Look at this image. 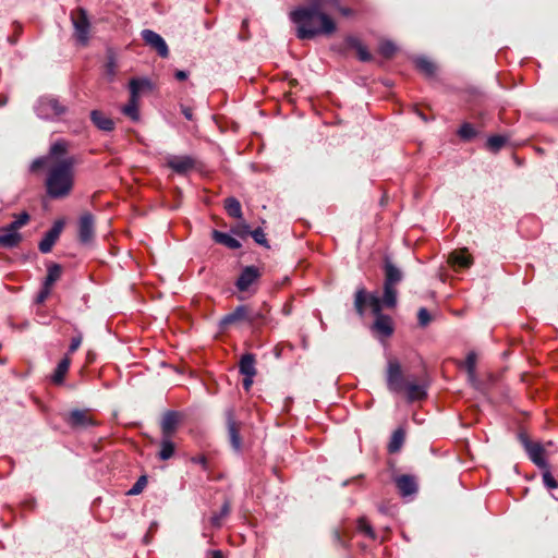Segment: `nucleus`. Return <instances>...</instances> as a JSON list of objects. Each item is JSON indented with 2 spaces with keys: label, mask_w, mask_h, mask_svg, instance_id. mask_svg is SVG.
<instances>
[{
  "label": "nucleus",
  "mask_w": 558,
  "mask_h": 558,
  "mask_svg": "<svg viewBox=\"0 0 558 558\" xmlns=\"http://www.w3.org/2000/svg\"><path fill=\"white\" fill-rule=\"evenodd\" d=\"M291 21L296 25V37L311 40L317 36H331L337 31V24L318 2L299 7L290 13Z\"/></svg>",
  "instance_id": "nucleus-1"
},
{
  "label": "nucleus",
  "mask_w": 558,
  "mask_h": 558,
  "mask_svg": "<svg viewBox=\"0 0 558 558\" xmlns=\"http://www.w3.org/2000/svg\"><path fill=\"white\" fill-rule=\"evenodd\" d=\"M74 157H66L56 161L48 171L46 179V192L51 198L66 197L74 185Z\"/></svg>",
  "instance_id": "nucleus-2"
},
{
  "label": "nucleus",
  "mask_w": 558,
  "mask_h": 558,
  "mask_svg": "<svg viewBox=\"0 0 558 558\" xmlns=\"http://www.w3.org/2000/svg\"><path fill=\"white\" fill-rule=\"evenodd\" d=\"M223 417L228 441L234 452H240L243 448V438L240 434L243 423L236 418L234 407L225 409Z\"/></svg>",
  "instance_id": "nucleus-3"
},
{
  "label": "nucleus",
  "mask_w": 558,
  "mask_h": 558,
  "mask_svg": "<svg viewBox=\"0 0 558 558\" xmlns=\"http://www.w3.org/2000/svg\"><path fill=\"white\" fill-rule=\"evenodd\" d=\"M70 20L74 28V38L80 45L84 47L87 46L92 29L87 11L82 7H78L71 11Z\"/></svg>",
  "instance_id": "nucleus-4"
},
{
  "label": "nucleus",
  "mask_w": 558,
  "mask_h": 558,
  "mask_svg": "<svg viewBox=\"0 0 558 558\" xmlns=\"http://www.w3.org/2000/svg\"><path fill=\"white\" fill-rule=\"evenodd\" d=\"M271 306L267 302H263L258 308H253L248 304L247 326L252 335L260 336L263 328L271 322Z\"/></svg>",
  "instance_id": "nucleus-5"
},
{
  "label": "nucleus",
  "mask_w": 558,
  "mask_h": 558,
  "mask_svg": "<svg viewBox=\"0 0 558 558\" xmlns=\"http://www.w3.org/2000/svg\"><path fill=\"white\" fill-rule=\"evenodd\" d=\"M262 278V271L256 266H245L242 268L238 279L234 282L236 290L241 293L250 292L254 294L256 292V286Z\"/></svg>",
  "instance_id": "nucleus-6"
},
{
  "label": "nucleus",
  "mask_w": 558,
  "mask_h": 558,
  "mask_svg": "<svg viewBox=\"0 0 558 558\" xmlns=\"http://www.w3.org/2000/svg\"><path fill=\"white\" fill-rule=\"evenodd\" d=\"M518 439L523 446L531 461L541 469L547 468V462L544 459L545 449L539 442H533L529 435L524 432L518 434Z\"/></svg>",
  "instance_id": "nucleus-7"
},
{
  "label": "nucleus",
  "mask_w": 558,
  "mask_h": 558,
  "mask_svg": "<svg viewBox=\"0 0 558 558\" xmlns=\"http://www.w3.org/2000/svg\"><path fill=\"white\" fill-rule=\"evenodd\" d=\"M387 387L391 392H402L405 389L407 381L398 360L391 359L387 365Z\"/></svg>",
  "instance_id": "nucleus-8"
},
{
  "label": "nucleus",
  "mask_w": 558,
  "mask_h": 558,
  "mask_svg": "<svg viewBox=\"0 0 558 558\" xmlns=\"http://www.w3.org/2000/svg\"><path fill=\"white\" fill-rule=\"evenodd\" d=\"M95 239V216L85 211L78 220V241L88 244Z\"/></svg>",
  "instance_id": "nucleus-9"
},
{
  "label": "nucleus",
  "mask_w": 558,
  "mask_h": 558,
  "mask_svg": "<svg viewBox=\"0 0 558 558\" xmlns=\"http://www.w3.org/2000/svg\"><path fill=\"white\" fill-rule=\"evenodd\" d=\"M144 43L154 49L160 58L169 57V48L165 39L151 29H143L141 33Z\"/></svg>",
  "instance_id": "nucleus-10"
},
{
  "label": "nucleus",
  "mask_w": 558,
  "mask_h": 558,
  "mask_svg": "<svg viewBox=\"0 0 558 558\" xmlns=\"http://www.w3.org/2000/svg\"><path fill=\"white\" fill-rule=\"evenodd\" d=\"M248 304L238 305L232 312L222 316L219 322V328L226 331L233 325L245 323L247 325Z\"/></svg>",
  "instance_id": "nucleus-11"
},
{
  "label": "nucleus",
  "mask_w": 558,
  "mask_h": 558,
  "mask_svg": "<svg viewBox=\"0 0 558 558\" xmlns=\"http://www.w3.org/2000/svg\"><path fill=\"white\" fill-rule=\"evenodd\" d=\"M66 112V107L61 105L58 99L53 97H44L39 101L38 113L41 117H59Z\"/></svg>",
  "instance_id": "nucleus-12"
},
{
  "label": "nucleus",
  "mask_w": 558,
  "mask_h": 558,
  "mask_svg": "<svg viewBox=\"0 0 558 558\" xmlns=\"http://www.w3.org/2000/svg\"><path fill=\"white\" fill-rule=\"evenodd\" d=\"M64 227V222L62 220L54 221L53 226L49 231L46 232L45 236L38 244V248L41 253L47 254L51 252L53 245L59 239Z\"/></svg>",
  "instance_id": "nucleus-13"
},
{
  "label": "nucleus",
  "mask_w": 558,
  "mask_h": 558,
  "mask_svg": "<svg viewBox=\"0 0 558 558\" xmlns=\"http://www.w3.org/2000/svg\"><path fill=\"white\" fill-rule=\"evenodd\" d=\"M182 420L181 413L177 411H167L163 413L160 428L162 437H172Z\"/></svg>",
  "instance_id": "nucleus-14"
},
{
  "label": "nucleus",
  "mask_w": 558,
  "mask_h": 558,
  "mask_svg": "<svg viewBox=\"0 0 558 558\" xmlns=\"http://www.w3.org/2000/svg\"><path fill=\"white\" fill-rule=\"evenodd\" d=\"M195 159L190 156H172L167 160V167L178 174H185L195 168Z\"/></svg>",
  "instance_id": "nucleus-15"
},
{
  "label": "nucleus",
  "mask_w": 558,
  "mask_h": 558,
  "mask_svg": "<svg viewBox=\"0 0 558 558\" xmlns=\"http://www.w3.org/2000/svg\"><path fill=\"white\" fill-rule=\"evenodd\" d=\"M383 270L385 275L384 284L396 287L403 278L402 271L390 260L388 256L384 258Z\"/></svg>",
  "instance_id": "nucleus-16"
},
{
  "label": "nucleus",
  "mask_w": 558,
  "mask_h": 558,
  "mask_svg": "<svg viewBox=\"0 0 558 558\" xmlns=\"http://www.w3.org/2000/svg\"><path fill=\"white\" fill-rule=\"evenodd\" d=\"M344 46L347 49H354L360 61L371 62L373 60V54L367 50V48L357 37L352 35L347 36L344 38Z\"/></svg>",
  "instance_id": "nucleus-17"
},
{
  "label": "nucleus",
  "mask_w": 558,
  "mask_h": 558,
  "mask_svg": "<svg viewBox=\"0 0 558 558\" xmlns=\"http://www.w3.org/2000/svg\"><path fill=\"white\" fill-rule=\"evenodd\" d=\"M448 262L456 269H465L471 267V265L473 264V258L469 254L468 248L464 247L451 252L449 254Z\"/></svg>",
  "instance_id": "nucleus-18"
},
{
  "label": "nucleus",
  "mask_w": 558,
  "mask_h": 558,
  "mask_svg": "<svg viewBox=\"0 0 558 558\" xmlns=\"http://www.w3.org/2000/svg\"><path fill=\"white\" fill-rule=\"evenodd\" d=\"M396 486L402 496H411L417 492V483L414 476L403 474L396 478Z\"/></svg>",
  "instance_id": "nucleus-19"
},
{
  "label": "nucleus",
  "mask_w": 558,
  "mask_h": 558,
  "mask_svg": "<svg viewBox=\"0 0 558 558\" xmlns=\"http://www.w3.org/2000/svg\"><path fill=\"white\" fill-rule=\"evenodd\" d=\"M22 241V235L11 229L9 226L0 228V246L12 248L16 247Z\"/></svg>",
  "instance_id": "nucleus-20"
},
{
  "label": "nucleus",
  "mask_w": 558,
  "mask_h": 558,
  "mask_svg": "<svg viewBox=\"0 0 558 558\" xmlns=\"http://www.w3.org/2000/svg\"><path fill=\"white\" fill-rule=\"evenodd\" d=\"M372 330L379 336L390 337L393 333L392 319L388 315H380L375 318Z\"/></svg>",
  "instance_id": "nucleus-21"
},
{
  "label": "nucleus",
  "mask_w": 558,
  "mask_h": 558,
  "mask_svg": "<svg viewBox=\"0 0 558 558\" xmlns=\"http://www.w3.org/2000/svg\"><path fill=\"white\" fill-rule=\"evenodd\" d=\"M130 94L134 97H138L154 89L153 82L147 77H134L129 82Z\"/></svg>",
  "instance_id": "nucleus-22"
},
{
  "label": "nucleus",
  "mask_w": 558,
  "mask_h": 558,
  "mask_svg": "<svg viewBox=\"0 0 558 558\" xmlns=\"http://www.w3.org/2000/svg\"><path fill=\"white\" fill-rule=\"evenodd\" d=\"M371 294L364 287L359 288L354 293V310L360 317H363L369 305Z\"/></svg>",
  "instance_id": "nucleus-23"
},
{
  "label": "nucleus",
  "mask_w": 558,
  "mask_h": 558,
  "mask_svg": "<svg viewBox=\"0 0 558 558\" xmlns=\"http://www.w3.org/2000/svg\"><path fill=\"white\" fill-rule=\"evenodd\" d=\"M68 423L72 427H85L94 425L93 418L88 415L85 410H74L69 414Z\"/></svg>",
  "instance_id": "nucleus-24"
},
{
  "label": "nucleus",
  "mask_w": 558,
  "mask_h": 558,
  "mask_svg": "<svg viewBox=\"0 0 558 558\" xmlns=\"http://www.w3.org/2000/svg\"><path fill=\"white\" fill-rule=\"evenodd\" d=\"M211 239L216 243L223 245L230 250H238L241 247V243L239 240H236L235 238L231 236L228 233L218 231L216 229L211 231Z\"/></svg>",
  "instance_id": "nucleus-25"
},
{
  "label": "nucleus",
  "mask_w": 558,
  "mask_h": 558,
  "mask_svg": "<svg viewBox=\"0 0 558 558\" xmlns=\"http://www.w3.org/2000/svg\"><path fill=\"white\" fill-rule=\"evenodd\" d=\"M90 120L101 131L110 132L114 129L113 120L105 116L100 110H93L90 112Z\"/></svg>",
  "instance_id": "nucleus-26"
},
{
  "label": "nucleus",
  "mask_w": 558,
  "mask_h": 558,
  "mask_svg": "<svg viewBox=\"0 0 558 558\" xmlns=\"http://www.w3.org/2000/svg\"><path fill=\"white\" fill-rule=\"evenodd\" d=\"M403 391L409 402L421 401L427 397L425 386L415 383H408Z\"/></svg>",
  "instance_id": "nucleus-27"
},
{
  "label": "nucleus",
  "mask_w": 558,
  "mask_h": 558,
  "mask_svg": "<svg viewBox=\"0 0 558 558\" xmlns=\"http://www.w3.org/2000/svg\"><path fill=\"white\" fill-rule=\"evenodd\" d=\"M255 355L252 353H245L242 355L239 363V371L244 376H255L257 371L255 367Z\"/></svg>",
  "instance_id": "nucleus-28"
},
{
  "label": "nucleus",
  "mask_w": 558,
  "mask_h": 558,
  "mask_svg": "<svg viewBox=\"0 0 558 558\" xmlns=\"http://www.w3.org/2000/svg\"><path fill=\"white\" fill-rule=\"evenodd\" d=\"M70 365H71V359L65 355L60 362L59 364L57 365L52 376H51V381L54 384V385H61L63 384L64 381V378L69 372V368H70Z\"/></svg>",
  "instance_id": "nucleus-29"
},
{
  "label": "nucleus",
  "mask_w": 558,
  "mask_h": 558,
  "mask_svg": "<svg viewBox=\"0 0 558 558\" xmlns=\"http://www.w3.org/2000/svg\"><path fill=\"white\" fill-rule=\"evenodd\" d=\"M223 208L230 217L242 219V206L241 203L235 197H227L223 202Z\"/></svg>",
  "instance_id": "nucleus-30"
},
{
  "label": "nucleus",
  "mask_w": 558,
  "mask_h": 558,
  "mask_svg": "<svg viewBox=\"0 0 558 558\" xmlns=\"http://www.w3.org/2000/svg\"><path fill=\"white\" fill-rule=\"evenodd\" d=\"M405 439V433L402 428L396 429L390 438V441L388 444V452L389 453H397L401 450Z\"/></svg>",
  "instance_id": "nucleus-31"
},
{
  "label": "nucleus",
  "mask_w": 558,
  "mask_h": 558,
  "mask_svg": "<svg viewBox=\"0 0 558 558\" xmlns=\"http://www.w3.org/2000/svg\"><path fill=\"white\" fill-rule=\"evenodd\" d=\"M172 437H162L160 442V450L158 452V458L161 461H167L171 459L175 451V445L171 440Z\"/></svg>",
  "instance_id": "nucleus-32"
},
{
  "label": "nucleus",
  "mask_w": 558,
  "mask_h": 558,
  "mask_svg": "<svg viewBox=\"0 0 558 558\" xmlns=\"http://www.w3.org/2000/svg\"><path fill=\"white\" fill-rule=\"evenodd\" d=\"M508 141L509 137L506 135H492L487 138L485 148L493 154H497Z\"/></svg>",
  "instance_id": "nucleus-33"
},
{
  "label": "nucleus",
  "mask_w": 558,
  "mask_h": 558,
  "mask_svg": "<svg viewBox=\"0 0 558 558\" xmlns=\"http://www.w3.org/2000/svg\"><path fill=\"white\" fill-rule=\"evenodd\" d=\"M122 113L134 122L138 121V97H134L132 94H130L129 102L122 108Z\"/></svg>",
  "instance_id": "nucleus-34"
},
{
  "label": "nucleus",
  "mask_w": 558,
  "mask_h": 558,
  "mask_svg": "<svg viewBox=\"0 0 558 558\" xmlns=\"http://www.w3.org/2000/svg\"><path fill=\"white\" fill-rule=\"evenodd\" d=\"M416 69L427 77H433L436 73V65L426 58H417L415 60Z\"/></svg>",
  "instance_id": "nucleus-35"
},
{
  "label": "nucleus",
  "mask_w": 558,
  "mask_h": 558,
  "mask_svg": "<svg viewBox=\"0 0 558 558\" xmlns=\"http://www.w3.org/2000/svg\"><path fill=\"white\" fill-rule=\"evenodd\" d=\"M69 143L64 140L54 142L49 149V157L59 161V158L68 153Z\"/></svg>",
  "instance_id": "nucleus-36"
},
{
  "label": "nucleus",
  "mask_w": 558,
  "mask_h": 558,
  "mask_svg": "<svg viewBox=\"0 0 558 558\" xmlns=\"http://www.w3.org/2000/svg\"><path fill=\"white\" fill-rule=\"evenodd\" d=\"M62 267L59 264H51L48 266L47 276L45 278L44 284L46 287H52L61 277Z\"/></svg>",
  "instance_id": "nucleus-37"
},
{
  "label": "nucleus",
  "mask_w": 558,
  "mask_h": 558,
  "mask_svg": "<svg viewBox=\"0 0 558 558\" xmlns=\"http://www.w3.org/2000/svg\"><path fill=\"white\" fill-rule=\"evenodd\" d=\"M384 305L388 308H393L397 305V290L392 286L384 284V294L380 299Z\"/></svg>",
  "instance_id": "nucleus-38"
},
{
  "label": "nucleus",
  "mask_w": 558,
  "mask_h": 558,
  "mask_svg": "<svg viewBox=\"0 0 558 558\" xmlns=\"http://www.w3.org/2000/svg\"><path fill=\"white\" fill-rule=\"evenodd\" d=\"M457 134L462 141L470 142L477 136L478 131L473 126V124L464 122L461 124Z\"/></svg>",
  "instance_id": "nucleus-39"
},
{
  "label": "nucleus",
  "mask_w": 558,
  "mask_h": 558,
  "mask_svg": "<svg viewBox=\"0 0 558 558\" xmlns=\"http://www.w3.org/2000/svg\"><path fill=\"white\" fill-rule=\"evenodd\" d=\"M378 52L385 58V59H391L395 53L397 52V46L390 41V40H384L379 44Z\"/></svg>",
  "instance_id": "nucleus-40"
},
{
  "label": "nucleus",
  "mask_w": 558,
  "mask_h": 558,
  "mask_svg": "<svg viewBox=\"0 0 558 558\" xmlns=\"http://www.w3.org/2000/svg\"><path fill=\"white\" fill-rule=\"evenodd\" d=\"M230 232L235 236L246 239L248 235H251L252 230L250 226L244 220H242L238 222L235 226H232Z\"/></svg>",
  "instance_id": "nucleus-41"
},
{
  "label": "nucleus",
  "mask_w": 558,
  "mask_h": 558,
  "mask_svg": "<svg viewBox=\"0 0 558 558\" xmlns=\"http://www.w3.org/2000/svg\"><path fill=\"white\" fill-rule=\"evenodd\" d=\"M231 511V504L229 500H226L223 505L221 506L220 512L217 514H214L211 518V524L214 526H220L221 521L223 518H226Z\"/></svg>",
  "instance_id": "nucleus-42"
},
{
  "label": "nucleus",
  "mask_w": 558,
  "mask_h": 558,
  "mask_svg": "<svg viewBox=\"0 0 558 558\" xmlns=\"http://www.w3.org/2000/svg\"><path fill=\"white\" fill-rule=\"evenodd\" d=\"M383 306H385L383 301L376 294H371L368 307L372 310V313L375 315V318L380 315H384L381 313Z\"/></svg>",
  "instance_id": "nucleus-43"
},
{
  "label": "nucleus",
  "mask_w": 558,
  "mask_h": 558,
  "mask_svg": "<svg viewBox=\"0 0 558 558\" xmlns=\"http://www.w3.org/2000/svg\"><path fill=\"white\" fill-rule=\"evenodd\" d=\"M476 353L471 351L468 353L464 365L465 369L471 378L475 376V368H476Z\"/></svg>",
  "instance_id": "nucleus-44"
},
{
  "label": "nucleus",
  "mask_w": 558,
  "mask_h": 558,
  "mask_svg": "<svg viewBox=\"0 0 558 558\" xmlns=\"http://www.w3.org/2000/svg\"><path fill=\"white\" fill-rule=\"evenodd\" d=\"M357 529L360 532L364 533L367 537L371 539L376 538V533L371 526V524L367 522L365 518H360L357 521Z\"/></svg>",
  "instance_id": "nucleus-45"
},
{
  "label": "nucleus",
  "mask_w": 558,
  "mask_h": 558,
  "mask_svg": "<svg viewBox=\"0 0 558 558\" xmlns=\"http://www.w3.org/2000/svg\"><path fill=\"white\" fill-rule=\"evenodd\" d=\"M31 219V216L28 215V213L26 211H23L21 213L16 219L14 221H12L10 225H8L11 229H13L14 231L17 232L19 229H21L22 227H24L25 225L28 223Z\"/></svg>",
  "instance_id": "nucleus-46"
},
{
  "label": "nucleus",
  "mask_w": 558,
  "mask_h": 558,
  "mask_svg": "<svg viewBox=\"0 0 558 558\" xmlns=\"http://www.w3.org/2000/svg\"><path fill=\"white\" fill-rule=\"evenodd\" d=\"M147 483L148 478L146 475L140 476L135 484L132 486V488L128 492V495L135 496L141 494L143 489L146 487Z\"/></svg>",
  "instance_id": "nucleus-47"
},
{
  "label": "nucleus",
  "mask_w": 558,
  "mask_h": 558,
  "mask_svg": "<svg viewBox=\"0 0 558 558\" xmlns=\"http://www.w3.org/2000/svg\"><path fill=\"white\" fill-rule=\"evenodd\" d=\"M251 236L257 244L269 248L268 240L262 228H256L255 230H252Z\"/></svg>",
  "instance_id": "nucleus-48"
},
{
  "label": "nucleus",
  "mask_w": 558,
  "mask_h": 558,
  "mask_svg": "<svg viewBox=\"0 0 558 558\" xmlns=\"http://www.w3.org/2000/svg\"><path fill=\"white\" fill-rule=\"evenodd\" d=\"M417 322L420 327H426L432 322V316L427 308L421 307L417 312Z\"/></svg>",
  "instance_id": "nucleus-49"
},
{
  "label": "nucleus",
  "mask_w": 558,
  "mask_h": 558,
  "mask_svg": "<svg viewBox=\"0 0 558 558\" xmlns=\"http://www.w3.org/2000/svg\"><path fill=\"white\" fill-rule=\"evenodd\" d=\"M331 539L335 546L338 547H348V542L343 538L341 532L338 529H333L331 531Z\"/></svg>",
  "instance_id": "nucleus-50"
},
{
  "label": "nucleus",
  "mask_w": 558,
  "mask_h": 558,
  "mask_svg": "<svg viewBox=\"0 0 558 558\" xmlns=\"http://www.w3.org/2000/svg\"><path fill=\"white\" fill-rule=\"evenodd\" d=\"M543 483L547 488H558V482L555 480V477L551 475L549 471H545L543 473Z\"/></svg>",
  "instance_id": "nucleus-51"
},
{
  "label": "nucleus",
  "mask_w": 558,
  "mask_h": 558,
  "mask_svg": "<svg viewBox=\"0 0 558 558\" xmlns=\"http://www.w3.org/2000/svg\"><path fill=\"white\" fill-rule=\"evenodd\" d=\"M116 70H117L116 60L112 56H110V57H108V60L106 62V74L110 77L111 81L116 76Z\"/></svg>",
  "instance_id": "nucleus-52"
},
{
  "label": "nucleus",
  "mask_w": 558,
  "mask_h": 558,
  "mask_svg": "<svg viewBox=\"0 0 558 558\" xmlns=\"http://www.w3.org/2000/svg\"><path fill=\"white\" fill-rule=\"evenodd\" d=\"M50 287H46L44 284L39 293L36 295L35 303L43 304L50 295Z\"/></svg>",
  "instance_id": "nucleus-53"
},
{
  "label": "nucleus",
  "mask_w": 558,
  "mask_h": 558,
  "mask_svg": "<svg viewBox=\"0 0 558 558\" xmlns=\"http://www.w3.org/2000/svg\"><path fill=\"white\" fill-rule=\"evenodd\" d=\"M318 2L319 9L325 10L328 5L330 8L338 7L339 0H311L310 3Z\"/></svg>",
  "instance_id": "nucleus-54"
},
{
  "label": "nucleus",
  "mask_w": 558,
  "mask_h": 558,
  "mask_svg": "<svg viewBox=\"0 0 558 558\" xmlns=\"http://www.w3.org/2000/svg\"><path fill=\"white\" fill-rule=\"evenodd\" d=\"M81 343H82L81 335L72 338L70 347H69V353H74L80 348Z\"/></svg>",
  "instance_id": "nucleus-55"
},
{
  "label": "nucleus",
  "mask_w": 558,
  "mask_h": 558,
  "mask_svg": "<svg viewBox=\"0 0 558 558\" xmlns=\"http://www.w3.org/2000/svg\"><path fill=\"white\" fill-rule=\"evenodd\" d=\"M333 9L338 10V12L343 16H351L353 14L352 9L340 5V2H338V7H333Z\"/></svg>",
  "instance_id": "nucleus-56"
},
{
  "label": "nucleus",
  "mask_w": 558,
  "mask_h": 558,
  "mask_svg": "<svg viewBox=\"0 0 558 558\" xmlns=\"http://www.w3.org/2000/svg\"><path fill=\"white\" fill-rule=\"evenodd\" d=\"M192 461L194 463H198L203 466L204 470H207L208 469V460L205 456H198V457H194L192 459Z\"/></svg>",
  "instance_id": "nucleus-57"
},
{
  "label": "nucleus",
  "mask_w": 558,
  "mask_h": 558,
  "mask_svg": "<svg viewBox=\"0 0 558 558\" xmlns=\"http://www.w3.org/2000/svg\"><path fill=\"white\" fill-rule=\"evenodd\" d=\"M181 112L185 117V119L190 121L193 120L194 116L192 108L181 105Z\"/></svg>",
  "instance_id": "nucleus-58"
},
{
  "label": "nucleus",
  "mask_w": 558,
  "mask_h": 558,
  "mask_svg": "<svg viewBox=\"0 0 558 558\" xmlns=\"http://www.w3.org/2000/svg\"><path fill=\"white\" fill-rule=\"evenodd\" d=\"M45 163H46V160L44 158H37L32 162L31 168L33 171H36V170L43 168L45 166Z\"/></svg>",
  "instance_id": "nucleus-59"
},
{
  "label": "nucleus",
  "mask_w": 558,
  "mask_h": 558,
  "mask_svg": "<svg viewBox=\"0 0 558 558\" xmlns=\"http://www.w3.org/2000/svg\"><path fill=\"white\" fill-rule=\"evenodd\" d=\"M253 378L254 376H244L243 378V388L248 391L250 388L252 387L253 385Z\"/></svg>",
  "instance_id": "nucleus-60"
},
{
  "label": "nucleus",
  "mask_w": 558,
  "mask_h": 558,
  "mask_svg": "<svg viewBox=\"0 0 558 558\" xmlns=\"http://www.w3.org/2000/svg\"><path fill=\"white\" fill-rule=\"evenodd\" d=\"M174 77L178 80V81H185L187 77H189V74L187 72L183 71V70H178L175 71L174 73Z\"/></svg>",
  "instance_id": "nucleus-61"
},
{
  "label": "nucleus",
  "mask_w": 558,
  "mask_h": 558,
  "mask_svg": "<svg viewBox=\"0 0 558 558\" xmlns=\"http://www.w3.org/2000/svg\"><path fill=\"white\" fill-rule=\"evenodd\" d=\"M209 555H210V558H225L223 553L219 549L210 550Z\"/></svg>",
  "instance_id": "nucleus-62"
},
{
  "label": "nucleus",
  "mask_w": 558,
  "mask_h": 558,
  "mask_svg": "<svg viewBox=\"0 0 558 558\" xmlns=\"http://www.w3.org/2000/svg\"><path fill=\"white\" fill-rule=\"evenodd\" d=\"M282 313L284 315H290V313H291V305L290 304H284V306L282 308Z\"/></svg>",
  "instance_id": "nucleus-63"
},
{
  "label": "nucleus",
  "mask_w": 558,
  "mask_h": 558,
  "mask_svg": "<svg viewBox=\"0 0 558 558\" xmlns=\"http://www.w3.org/2000/svg\"><path fill=\"white\" fill-rule=\"evenodd\" d=\"M416 112H417V114L422 118V120H423L424 122H427V121H428V119L426 118V116H425L422 111H420L418 109H416Z\"/></svg>",
  "instance_id": "nucleus-64"
}]
</instances>
